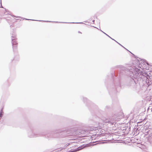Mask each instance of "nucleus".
Returning <instances> with one entry per match:
<instances>
[{"label":"nucleus","instance_id":"nucleus-1","mask_svg":"<svg viewBox=\"0 0 152 152\" xmlns=\"http://www.w3.org/2000/svg\"><path fill=\"white\" fill-rule=\"evenodd\" d=\"M2 110H1V112L0 113V118L2 117Z\"/></svg>","mask_w":152,"mask_h":152},{"label":"nucleus","instance_id":"nucleus-2","mask_svg":"<svg viewBox=\"0 0 152 152\" xmlns=\"http://www.w3.org/2000/svg\"><path fill=\"white\" fill-rule=\"evenodd\" d=\"M78 33H80V34H82V33H81V32H79H79H78Z\"/></svg>","mask_w":152,"mask_h":152},{"label":"nucleus","instance_id":"nucleus-3","mask_svg":"<svg viewBox=\"0 0 152 152\" xmlns=\"http://www.w3.org/2000/svg\"><path fill=\"white\" fill-rule=\"evenodd\" d=\"M94 20H93V22H94Z\"/></svg>","mask_w":152,"mask_h":152}]
</instances>
